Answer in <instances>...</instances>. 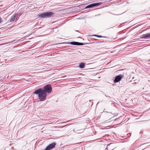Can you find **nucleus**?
<instances>
[{"mask_svg":"<svg viewBox=\"0 0 150 150\" xmlns=\"http://www.w3.org/2000/svg\"><path fill=\"white\" fill-rule=\"evenodd\" d=\"M2 22V19L0 18V23Z\"/></svg>","mask_w":150,"mask_h":150,"instance_id":"obj_12","label":"nucleus"},{"mask_svg":"<svg viewBox=\"0 0 150 150\" xmlns=\"http://www.w3.org/2000/svg\"><path fill=\"white\" fill-rule=\"evenodd\" d=\"M85 64L84 63H81L79 66V67L81 68H83L84 67Z\"/></svg>","mask_w":150,"mask_h":150,"instance_id":"obj_10","label":"nucleus"},{"mask_svg":"<svg viewBox=\"0 0 150 150\" xmlns=\"http://www.w3.org/2000/svg\"><path fill=\"white\" fill-rule=\"evenodd\" d=\"M70 44L74 45H83L82 43L75 42H70Z\"/></svg>","mask_w":150,"mask_h":150,"instance_id":"obj_7","label":"nucleus"},{"mask_svg":"<svg viewBox=\"0 0 150 150\" xmlns=\"http://www.w3.org/2000/svg\"><path fill=\"white\" fill-rule=\"evenodd\" d=\"M115 148L114 144L110 143L107 145L105 150H113Z\"/></svg>","mask_w":150,"mask_h":150,"instance_id":"obj_3","label":"nucleus"},{"mask_svg":"<svg viewBox=\"0 0 150 150\" xmlns=\"http://www.w3.org/2000/svg\"><path fill=\"white\" fill-rule=\"evenodd\" d=\"M93 36H96V37H99V38H101V37H102L101 36L98 35H93Z\"/></svg>","mask_w":150,"mask_h":150,"instance_id":"obj_11","label":"nucleus"},{"mask_svg":"<svg viewBox=\"0 0 150 150\" xmlns=\"http://www.w3.org/2000/svg\"><path fill=\"white\" fill-rule=\"evenodd\" d=\"M56 145V144L55 143H52L51 144H49L46 148V150H50L53 148H54Z\"/></svg>","mask_w":150,"mask_h":150,"instance_id":"obj_5","label":"nucleus"},{"mask_svg":"<svg viewBox=\"0 0 150 150\" xmlns=\"http://www.w3.org/2000/svg\"><path fill=\"white\" fill-rule=\"evenodd\" d=\"M150 37V33H146L142 35V38L145 39H147Z\"/></svg>","mask_w":150,"mask_h":150,"instance_id":"obj_9","label":"nucleus"},{"mask_svg":"<svg viewBox=\"0 0 150 150\" xmlns=\"http://www.w3.org/2000/svg\"><path fill=\"white\" fill-rule=\"evenodd\" d=\"M102 3L100 2L98 3H93L92 4H90L87 6H86L85 8H92L94 6H97L101 4Z\"/></svg>","mask_w":150,"mask_h":150,"instance_id":"obj_4","label":"nucleus"},{"mask_svg":"<svg viewBox=\"0 0 150 150\" xmlns=\"http://www.w3.org/2000/svg\"><path fill=\"white\" fill-rule=\"evenodd\" d=\"M52 90L51 86L47 85L42 88H40L35 91L34 93L38 96L40 101H43L46 99L47 94L50 93Z\"/></svg>","mask_w":150,"mask_h":150,"instance_id":"obj_1","label":"nucleus"},{"mask_svg":"<svg viewBox=\"0 0 150 150\" xmlns=\"http://www.w3.org/2000/svg\"><path fill=\"white\" fill-rule=\"evenodd\" d=\"M53 14L54 13L51 12H46L39 14L38 16L40 18H49L52 16Z\"/></svg>","mask_w":150,"mask_h":150,"instance_id":"obj_2","label":"nucleus"},{"mask_svg":"<svg viewBox=\"0 0 150 150\" xmlns=\"http://www.w3.org/2000/svg\"><path fill=\"white\" fill-rule=\"evenodd\" d=\"M18 14H14L12 16L10 21V22H13L15 20L16 17L17 16Z\"/></svg>","mask_w":150,"mask_h":150,"instance_id":"obj_8","label":"nucleus"},{"mask_svg":"<svg viewBox=\"0 0 150 150\" xmlns=\"http://www.w3.org/2000/svg\"><path fill=\"white\" fill-rule=\"evenodd\" d=\"M122 78V76L121 75H118L115 77L114 81L115 83L118 82L121 80Z\"/></svg>","mask_w":150,"mask_h":150,"instance_id":"obj_6","label":"nucleus"}]
</instances>
